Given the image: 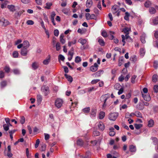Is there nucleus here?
<instances>
[{"label": "nucleus", "mask_w": 158, "mask_h": 158, "mask_svg": "<svg viewBox=\"0 0 158 158\" xmlns=\"http://www.w3.org/2000/svg\"><path fill=\"white\" fill-rule=\"evenodd\" d=\"M123 62V57H120L119 59L118 66H121Z\"/></svg>", "instance_id": "c03bdc74"}, {"label": "nucleus", "mask_w": 158, "mask_h": 158, "mask_svg": "<svg viewBox=\"0 0 158 158\" xmlns=\"http://www.w3.org/2000/svg\"><path fill=\"white\" fill-rule=\"evenodd\" d=\"M7 8L9 9L10 11H11L14 12L15 10V6L12 5H8L7 6Z\"/></svg>", "instance_id": "393cba45"}, {"label": "nucleus", "mask_w": 158, "mask_h": 158, "mask_svg": "<svg viewBox=\"0 0 158 158\" xmlns=\"http://www.w3.org/2000/svg\"><path fill=\"white\" fill-rule=\"evenodd\" d=\"M130 16L129 14L127 12H126L125 13V15L124 17V19L125 20H128L129 19V16Z\"/></svg>", "instance_id": "79ce46f5"}, {"label": "nucleus", "mask_w": 158, "mask_h": 158, "mask_svg": "<svg viewBox=\"0 0 158 158\" xmlns=\"http://www.w3.org/2000/svg\"><path fill=\"white\" fill-rule=\"evenodd\" d=\"M7 156L9 157H10L12 156V154L11 152V147L10 145H9L7 147Z\"/></svg>", "instance_id": "a211bd4d"}, {"label": "nucleus", "mask_w": 158, "mask_h": 158, "mask_svg": "<svg viewBox=\"0 0 158 158\" xmlns=\"http://www.w3.org/2000/svg\"><path fill=\"white\" fill-rule=\"evenodd\" d=\"M142 97L146 101H149L151 100V98L148 94H143L142 92Z\"/></svg>", "instance_id": "9b49d317"}, {"label": "nucleus", "mask_w": 158, "mask_h": 158, "mask_svg": "<svg viewBox=\"0 0 158 158\" xmlns=\"http://www.w3.org/2000/svg\"><path fill=\"white\" fill-rule=\"evenodd\" d=\"M97 88L94 87H92L88 88L87 89L88 91L91 92L92 91H95L97 89Z\"/></svg>", "instance_id": "c9c22d12"}, {"label": "nucleus", "mask_w": 158, "mask_h": 158, "mask_svg": "<svg viewBox=\"0 0 158 158\" xmlns=\"http://www.w3.org/2000/svg\"><path fill=\"white\" fill-rule=\"evenodd\" d=\"M26 23L28 25H32L34 24V22L32 20H28Z\"/></svg>", "instance_id": "864d4df0"}, {"label": "nucleus", "mask_w": 158, "mask_h": 158, "mask_svg": "<svg viewBox=\"0 0 158 158\" xmlns=\"http://www.w3.org/2000/svg\"><path fill=\"white\" fill-rule=\"evenodd\" d=\"M146 35L144 33L140 37V40L143 43H145L146 42L145 38Z\"/></svg>", "instance_id": "a878e982"}, {"label": "nucleus", "mask_w": 158, "mask_h": 158, "mask_svg": "<svg viewBox=\"0 0 158 158\" xmlns=\"http://www.w3.org/2000/svg\"><path fill=\"white\" fill-rule=\"evenodd\" d=\"M64 76L67 79V80L68 81H69L70 83L72 82L73 80V79L71 76H69L67 74H65L64 75Z\"/></svg>", "instance_id": "cd10ccee"}, {"label": "nucleus", "mask_w": 158, "mask_h": 158, "mask_svg": "<svg viewBox=\"0 0 158 158\" xmlns=\"http://www.w3.org/2000/svg\"><path fill=\"white\" fill-rule=\"evenodd\" d=\"M77 42V40L75 39H74L72 41H69L68 42V45L69 47H70L73 44H76Z\"/></svg>", "instance_id": "c756f323"}, {"label": "nucleus", "mask_w": 158, "mask_h": 158, "mask_svg": "<svg viewBox=\"0 0 158 158\" xmlns=\"http://www.w3.org/2000/svg\"><path fill=\"white\" fill-rule=\"evenodd\" d=\"M86 19L87 20L95 19L96 17L94 14L90 15L89 13H86L85 15Z\"/></svg>", "instance_id": "423d86ee"}, {"label": "nucleus", "mask_w": 158, "mask_h": 158, "mask_svg": "<svg viewBox=\"0 0 158 158\" xmlns=\"http://www.w3.org/2000/svg\"><path fill=\"white\" fill-rule=\"evenodd\" d=\"M50 56H49L48 58L47 59L43 61V63L44 64L47 65L48 64L49 62L50 61Z\"/></svg>", "instance_id": "72a5a7b5"}, {"label": "nucleus", "mask_w": 158, "mask_h": 158, "mask_svg": "<svg viewBox=\"0 0 158 158\" xmlns=\"http://www.w3.org/2000/svg\"><path fill=\"white\" fill-rule=\"evenodd\" d=\"M136 77V76L134 75L131 78V82L132 83H134L135 82V79Z\"/></svg>", "instance_id": "4d7b16f0"}, {"label": "nucleus", "mask_w": 158, "mask_h": 158, "mask_svg": "<svg viewBox=\"0 0 158 158\" xmlns=\"http://www.w3.org/2000/svg\"><path fill=\"white\" fill-rule=\"evenodd\" d=\"M63 103V100L60 98H58L55 101V105L58 108H60L62 106Z\"/></svg>", "instance_id": "7ed1b4c3"}, {"label": "nucleus", "mask_w": 158, "mask_h": 158, "mask_svg": "<svg viewBox=\"0 0 158 158\" xmlns=\"http://www.w3.org/2000/svg\"><path fill=\"white\" fill-rule=\"evenodd\" d=\"M118 116V114L117 112L111 113L109 115V119L112 121H115Z\"/></svg>", "instance_id": "f03ea898"}, {"label": "nucleus", "mask_w": 158, "mask_h": 158, "mask_svg": "<svg viewBox=\"0 0 158 158\" xmlns=\"http://www.w3.org/2000/svg\"><path fill=\"white\" fill-rule=\"evenodd\" d=\"M3 127L4 130L6 131H7L9 129V125L7 124H3Z\"/></svg>", "instance_id": "8fccbe9b"}, {"label": "nucleus", "mask_w": 158, "mask_h": 158, "mask_svg": "<svg viewBox=\"0 0 158 158\" xmlns=\"http://www.w3.org/2000/svg\"><path fill=\"white\" fill-rule=\"evenodd\" d=\"M81 61V59L80 57L77 56L75 58V61L76 63H78Z\"/></svg>", "instance_id": "a18cd8bd"}, {"label": "nucleus", "mask_w": 158, "mask_h": 158, "mask_svg": "<svg viewBox=\"0 0 158 158\" xmlns=\"http://www.w3.org/2000/svg\"><path fill=\"white\" fill-rule=\"evenodd\" d=\"M97 126L100 131H102L105 129V125L103 122L101 121H99L97 123Z\"/></svg>", "instance_id": "0eeeda50"}, {"label": "nucleus", "mask_w": 158, "mask_h": 158, "mask_svg": "<svg viewBox=\"0 0 158 158\" xmlns=\"http://www.w3.org/2000/svg\"><path fill=\"white\" fill-rule=\"evenodd\" d=\"M6 73H8L10 70V68L9 66H6L4 69Z\"/></svg>", "instance_id": "680f3d73"}, {"label": "nucleus", "mask_w": 158, "mask_h": 158, "mask_svg": "<svg viewBox=\"0 0 158 158\" xmlns=\"http://www.w3.org/2000/svg\"><path fill=\"white\" fill-rule=\"evenodd\" d=\"M69 10V9L64 8L62 10V11L64 14L67 15L68 14Z\"/></svg>", "instance_id": "37998d69"}, {"label": "nucleus", "mask_w": 158, "mask_h": 158, "mask_svg": "<svg viewBox=\"0 0 158 158\" xmlns=\"http://www.w3.org/2000/svg\"><path fill=\"white\" fill-rule=\"evenodd\" d=\"M137 58L135 55H134L130 58L131 60L133 62L136 61L137 60Z\"/></svg>", "instance_id": "49530a36"}, {"label": "nucleus", "mask_w": 158, "mask_h": 158, "mask_svg": "<svg viewBox=\"0 0 158 158\" xmlns=\"http://www.w3.org/2000/svg\"><path fill=\"white\" fill-rule=\"evenodd\" d=\"M40 140L39 139H37L36 141L35 144V147L36 148L38 147L40 143Z\"/></svg>", "instance_id": "e2e57ef3"}, {"label": "nucleus", "mask_w": 158, "mask_h": 158, "mask_svg": "<svg viewBox=\"0 0 158 158\" xmlns=\"http://www.w3.org/2000/svg\"><path fill=\"white\" fill-rule=\"evenodd\" d=\"M93 3L92 0H87L86 2V6L88 7H90Z\"/></svg>", "instance_id": "b1692460"}, {"label": "nucleus", "mask_w": 158, "mask_h": 158, "mask_svg": "<svg viewBox=\"0 0 158 158\" xmlns=\"http://www.w3.org/2000/svg\"><path fill=\"white\" fill-rule=\"evenodd\" d=\"M52 5V2H47L46 3L45 6H44V8L48 9H50Z\"/></svg>", "instance_id": "4be33fe9"}, {"label": "nucleus", "mask_w": 158, "mask_h": 158, "mask_svg": "<svg viewBox=\"0 0 158 158\" xmlns=\"http://www.w3.org/2000/svg\"><path fill=\"white\" fill-rule=\"evenodd\" d=\"M110 97V95L109 94H106L102 95L101 98L102 99H104V102H106L107 99Z\"/></svg>", "instance_id": "412c9836"}, {"label": "nucleus", "mask_w": 158, "mask_h": 158, "mask_svg": "<svg viewBox=\"0 0 158 158\" xmlns=\"http://www.w3.org/2000/svg\"><path fill=\"white\" fill-rule=\"evenodd\" d=\"M158 80V76L156 74H154L153 76L152 81L153 82H156Z\"/></svg>", "instance_id": "e433bc0d"}, {"label": "nucleus", "mask_w": 158, "mask_h": 158, "mask_svg": "<svg viewBox=\"0 0 158 158\" xmlns=\"http://www.w3.org/2000/svg\"><path fill=\"white\" fill-rule=\"evenodd\" d=\"M8 2L7 1H5V2L2 4L1 5V8L2 9L5 8L6 7V6Z\"/></svg>", "instance_id": "3c124183"}, {"label": "nucleus", "mask_w": 158, "mask_h": 158, "mask_svg": "<svg viewBox=\"0 0 158 158\" xmlns=\"http://www.w3.org/2000/svg\"><path fill=\"white\" fill-rule=\"evenodd\" d=\"M145 50L143 48H141L140 51V55L141 56L143 57L145 54Z\"/></svg>", "instance_id": "a19ab883"}, {"label": "nucleus", "mask_w": 158, "mask_h": 158, "mask_svg": "<svg viewBox=\"0 0 158 158\" xmlns=\"http://www.w3.org/2000/svg\"><path fill=\"white\" fill-rule=\"evenodd\" d=\"M56 14L55 12L53 11L51 13V19L53 25L55 26L56 24L54 21V17L56 16Z\"/></svg>", "instance_id": "ddd939ff"}, {"label": "nucleus", "mask_w": 158, "mask_h": 158, "mask_svg": "<svg viewBox=\"0 0 158 158\" xmlns=\"http://www.w3.org/2000/svg\"><path fill=\"white\" fill-rule=\"evenodd\" d=\"M103 72L104 71L102 70L99 71L95 73L94 74V75L95 76V77H100Z\"/></svg>", "instance_id": "5701e85b"}, {"label": "nucleus", "mask_w": 158, "mask_h": 158, "mask_svg": "<svg viewBox=\"0 0 158 158\" xmlns=\"http://www.w3.org/2000/svg\"><path fill=\"white\" fill-rule=\"evenodd\" d=\"M151 139L154 143V144L156 145L158 141L157 138L155 137H152Z\"/></svg>", "instance_id": "5fc2aeb1"}, {"label": "nucleus", "mask_w": 158, "mask_h": 158, "mask_svg": "<svg viewBox=\"0 0 158 158\" xmlns=\"http://www.w3.org/2000/svg\"><path fill=\"white\" fill-rule=\"evenodd\" d=\"M58 58L59 60H61L62 61H64L65 59L64 56L61 54L59 55Z\"/></svg>", "instance_id": "69168bd1"}, {"label": "nucleus", "mask_w": 158, "mask_h": 158, "mask_svg": "<svg viewBox=\"0 0 158 158\" xmlns=\"http://www.w3.org/2000/svg\"><path fill=\"white\" fill-rule=\"evenodd\" d=\"M149 12L151 14H154L156 13V9L154 7H152L149 8Z\"/></svg>", "instance_id": "bb28decb"}, {"label": "nucleus", "mask_w": 158, "mask_h": 158, "mask_svg": "<svg viewBox=\"0 0 158 158\" xmlns=\"http://www.w3.org/2000/svg\"><path fill=\"white\" fill-rule=\"evenodd\" d=\"M28 51L27 48H23L21 50V54L23 56H26L27 55V53Z\"/></svg>", "instance_id": "f3484780"}, {"label": "nucleus", "mask_w": 158, "mask_h": 158, "mask_svg": "<svg viewBox=\"0 0 158 158\" xmlns=\"http://www.w3.org/2000/svg\"><path fill=\"white\" fill-rule=\"evenodd\" d=\"M0 23H2V25L5 27L8 25L9 24V21L6 19H5L4 18H2L0 19Z\"/></svg>", "instance_id": "1a4fd4ad"}, {"label": "nucleus", "mask_w": 158, "mask_h": 158, "mask_svg": "<svg viewBox=\"0 0 158 158\" xmlns=\"http://www.w3.org/2000/svg\"><path fill=\"white\" fill-rule=\"evenodd\" d=\"M78 42L83 45L87 43V40L85 39H84L82 38H80L78 40Z\"/></svg>", "instance_id": "aec40b11"}, {"label": "nucleus", "mask_w": 158, "mask_h": 158, "mask_svg": "<svg viewBox=\"0 0 158 158\" xmlns=\"http://www.w3.org/2000/svg\"><path fill=\"white\" fill-rule=\"evenodd\" d=\"M114 89L118 90V95L122 94L123 92L124 88L119 83L115 84L114 86Z\"/></svg>", "instance_id": "f257e3e1"}, {"label": "nucleus", "mask_w": 158, "mask_h": 158, "mask_svg": "<svg viewBox=\"0 0 158 158\" xmlns=\"http://www.w3.org/2000/svg\"><path fill=\"white\" fill-rule=\"evenodd\" d=\"M111 10L113 14H116L117 16H119L120 10L119 6L117 5H114L112 7Z\"/></svg>", "instance_id": "20e7f679"}, {"label": "nucleus", "mask_w": 158, "mask_h": 158, "mask_svg": "<svg viewBox=\"0 0 158 158\" xmlns=\"http://www.w3.org/2000/svg\"><path fill=\"white\" fill-rule=\"evenodd\" d=\"M98 42L99 44L102 46H103L105 45V42L102 39L99 38L98 39Z\"/></svg>", "instance_id": "473e14b6"}, {"label": "nucleus", "mask_w": 158, "mask_h": 158, "mask_svg": "<svg viewBox=\"0 0 158 158\" xmlns=\"http://www.w3.org/2000/svg\"><path fill=\"white\" fill-rule=\"evenodd\" d=\"M102 35L103 37H106L107 36L106 32L104 30L102 31Z\"/></svg>", "instance_id": "6e6d98bb"}, {"label": "nucleus", "mask_w": 158, "mask_h": 158, "mask_svg": "<svg viewBox=\"0 0 158 158\" xmlns=\"http://www.w3.org/2000/svg\"><path fill=\"white\" fill-rule=\"evenodd\" d=\"M98 65L96 63H95L94 65L90 67V69L91 71L92 72H95L97 71L98 69Z\"/></svg>", "instance_id": "9d476101"}, {"label": "nucleus", "mask_w": 158, "mask_h": 158, "mask_svg": "<svg viewBox=\"0 0 158 158\" xmlns=\"http://www.w3.org/2000/svg\"><path fill=\"white\" fill-rule=\"evenodd\" d=\"M154 124V121L152 119L150 120L148 122V126L149 127H153Z\"/></svg>", "instance_id": "c85d7f7f"}, {"label": "nucleus", "mask_w": 158, "mask_h": 158, "mask_svg": "<svg viewBox=\"0 0 158 158\" xmlns=\"http://www.w3.org/2000/svg\"><path fill=\"white\" fill-rule=\"evenodd\" d=\"M142 125L141 124H135L134 125L135 128L137 129H139L142 127Z\"/></svg>", "instance_id": "ea45409f"}, {"label": "nucleus", "mask_w": 158, "mask_h": 158, "mask_svg": "<svg viewBox=\"0 0 158 158\" xmlns=\"http://www.w3.org/2000/svg\"><path fill=\"white\" fill-rule=\"evenodd\" d=\"M100 134V133L97 131H95L93 132V135L94 136H99Z\"/></svg>", "instance_id": "13d9d810"}, {"label": "nucleus", "mask_w": 158, "mask_h": 158, "mask_svg": "<svg viewBox=\"0 0 158 158\" xmlns=\"http://www.w3.org/2000/svg\"><path fill=\"white\" fill-rule=\"evenodd\" d=\"M105 115V113L104 111H101L99 112L98 118L99 119H103Z\"/></svg>", "instance_id": "dca6fc26"}, {"label": "nucleus", "mask_w": 158, "mask_h": 158, "mask_svg": "<svg viewBox=\"0 0 158 158\" xmlns=\"http://www.w3.org/2000/svg\"><path fill=\"white\" fill-rule=\"evenodd\" d=\"M130 151L132 152H135L136 150L135 147L133 145H131L129 147Z\"/></svg>", "instance_id": "2f4dec72"}, {"label": "nucleus", "mask_w": 158, "mask_h": 158, "mask_svg": "<svg viewBox=\"0 0 158 158\" xmlns=\"http://www.w3.org/2000/svg\"><path fill=\"white\" fill-rule=\"evenodd\" d=\"M13 57L14 58H18L19 56L18 52L17 51H15L13 52L12 53Z\"/></svg>", "instance_id": "4c0bfd02"}, {"label": "nucleus", "mask_w": 158, "mask_h": 158, "mask_svg": "<svg viewBox=\"0 0 158 158\" xmlns=\"http://www.w3.org/2000/svg\"><path fill=\"white\" fill-rule=\"evenodd\" d=\"M22 44L23 48L27 49L30 46V44L28 41H24Z\"/></svg>", "instance_id": "4468645a"}, {"label": "nucleus", "mask_w": 158, "mask_h": 158, "mask_svg": "<svg viewBox=\"0 0 158 158\" xmlns=\"http://www.w3.org/2000/svg\"><path fill=\"white\" fill-rule=\"evenodd\" d=\"M154 90L155 92L157 93L158 92V85H156L154 86Z\"/></svg>", "instance_id": "774afa93"}, {"label": "nucleus", "mask_w": 158, "mask_h": 158, "mask_svg": "<svg viewBox=\"0 0 158 158\" xmlns=\"http://www.w3.org/2000/svg\"><path fill=\"white\" fill-rule=\"evenodd\" d=\"M32 66L33 69H35L38 67L39 64L35 62L32 64Z\"/></svg>", "instance_id": "f704fd0d"}, {"label": "nucleus", "mask_w": 158, "mask_h": 158, "mask_svg": "<svg viewBox=\"0 0 158 158\" xmlns=\"http://www.w3.org/2000/svg\"><path fill=\"white\" fill-rule=\"evenodd\" d=\"M56 48L57 51H59L60 49V46L59 43H57L56 45Z\"/></svg>", "instance_id": "09e8293b"}, {"label": "nucleus", "mask_w": 158, "mask_h": 158, "mask_svg": "<svg viewBox=\"0 0 158 158\" xmlns=\"http://www.w3.org/2000/svg\"><path fill=\"white\" fill-rule=\"evenodd\" d=\"M123 31L126 34H129V32L131 31V28L130 27H126L123 29Z\"/></svg>", "instance_id": "6ab92c4d"}, {"label": "nucleus", "mask_w": 158, "mask_h": 158, "mask_svg": "<svg viewBox=\"0 0 158 158\" xmlns=\"http://www.w3.org/2000/svg\"><path fill=\"white\" fill-rule=\"evenodd\" d=\"M97 110L95 109H92L90 113V116L91 118H94L96 116Z\"/></svg>", "instance_id": "f8f14e48"}, {"label": "nucleus", "mask_w": 158, "mask_h": 158, "mask_svg": "<svg viewBox=\"0 0 158 158\" xmlns=\"http://www.w3.org/2000/svg\"><path fill=\"white\" fill-rule=\"evenodd\" d=\"M41 90L44 93L45 95H47L49 92V88L48 87L43 86L41 88Z\"/></svg>", "instance_id": "2eb2a0df"}, {"label": "nucleus", "mask_w": 158, "mask_h": 158, "mask_svg": "<svg viewBox=\"0 0 158 158\" xmlns=\"http://www.w3.org/2000/svg\"><path fill=\"white\" fill-rule=\"evenodd\" d=\"M25 118L23 116H21L20 117V123L22 124H23L25 123Z\"/></svg>", "instance_id": "603ef678"}, {"label": "nucleus", "mask_w": 158, "mask_h": 158, "mask_svg": "<svg viewBox=\"0 0 158 158\" xmlns=\"http://www.w3.org/2000/svg\"><path fill=\"white\" fill-rule=\"evenodd\" d=\"M150 23L152 25L158 24V17H154L151 19Z\"/></svg>", "instance_id": "6e6552de"}, {"label": "nucleus", "mask_w": 158, "mask_h": 158, "mask_svg": "<svg viewBox=\"0 0 158 158\" xmlns=\"http://www.w3.org/2000/svg\"><path fill=\"white\" fill-rule=\"evenodd\" d=\"M122 41L123 43V46H124L125 44V39L128 40L129 42L132 41V39L131 37L129 36V34H126L125 36L123 35H122Z\"/></svg>", "instance_id": "39448f33"}, {"label": "nucleus", "mask_w": 158, "mask_h": 158, "mask_svg": "<svg viewBox=\"0 0 158 158\" xmlns=\"http://www.w3.org/2000/svg\"><path fill=\"white\" fill-rule=\"evenodd\" d=\"M135 115L137 117L140 118L142 117V115L141 114L140 112L138 111L136 112L135 113Z\"/></svg>", "instance_id": "de8ad7c7"}, {"label": "nucleus", "mask_w": 158, "mask_h": 158, "mask_svg": "<svg viewBox=\"0 0 158 158\" xmlns=\"http://www.w3.org/2000/svg\"><path fill=\"white\" fill-rule=\"evenodd\" d=\"M127 106L125 104L122 106H120L119 109L120 110H121L122 109H125L127 108Z\"/></svg>", "instance_id": "0e129e2a"}, {"label": "nucleus", "mask_w": 158, "mask_h": 158, "mask_svg": "<svg viewBox=\"0 0 158 158\" xmlns=\"http://www.w3.org/2000/svg\"><path fill=\"white\" fill-rule=\"evenodd\" d=\"M90 108L89 107H85L82 110V111L85 114H87L90 111Z\"/></svg>", "instance_id": "7c9ffc66"}, {"label": "nucleus", "mask_w": 158, "mask_h": 158, "mask_svg": "<svg viewBox=\"0 0 158 158\" xmlns=\"http://www.w3.org/2000/svg\"><path fill=\"white\" fill-rule=\"evenodd\" d=\"M77 144L79 145H81L83 144V141L81 139H78L77 142Z\"/></svg>", "instance_id": "338daca9"}, {"label": "nucleus", "mask_w": 158, "mask_h": 158, "mask_svg": "<svg viewBox=\"0 0 158 158\" xmlns=\"http://www.w3.org/2000/svg\"><path fill=\"white\" fill-rule=\"evenodd\" d=\"M46 148V145L45 144H44L41 146L40 150L41 151H45Z\"/></svg>", "instance_id": "bf43d9fd"}, {"label": "nucleus", "mask_w": 158, "mask_h": 158, "mask_svg": "<svg viewBox=\"0 0 158 158\" xmlns=\"http://www.w3.org/2000/svg\"><path fill=\"white\" fill-rule=\"evenodd\" d=\"M151 5V2L149 1H147L144 3V6L145 7L148 8Z\"/></svg>", "instance_id": "58836bf2"}, {"label": "nucleus", "mask_w": 158, "mask_h": 158, "mask_svg": "<svg viewBox=\"0 0 158 158\" xmlns=\"http://www.w3.org/2000/svg\"><path fill=\"white\" fill-rule=\"evenodd\" d=\"M40 23L42 28L44 29V30H46V29L45 26L44 22L42 20H41V21L40 22Z\"/></svg>", "instance_id": "052dcab7"}]
</instances>
